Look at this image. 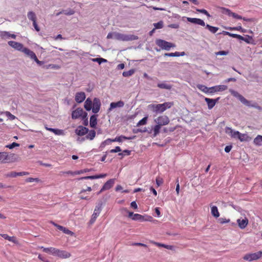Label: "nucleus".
<instances>
[{
	"label": "nucleus",
	"instance_id": "obj_23",
	"mask_svg": "<svg viewBox=\"0 0 262 262\" xmlns=\"http://www.w3.org/2000/svg\"><path fill=\"white\" fill-rule=\"evenodd\" d=\"M85 99V94L84 92H78L76 94L75 101L77 103H81L83 102Z\"/></svg>",
	"mask_w": 262,
	"mask_h": 262
},
{
	"label": "nucleus",
	"instance_id": "obj_9",
	"mask_svg": "<svg viewBox=\"0 0 262 262\" xmlns=\"http://www.w3.org/2000/svg\"><path fill=\"white\" fill-rule=\"evenodd\" d=\"M155 122L160 126L166 125L169 122V119L167 116L163 115L154 120Z\"/></svg>",
	"mask_w": 262,
	"mask_h": 262
},
{
	"label": "nucleus",
	"instance_id": "obj_47",
	"mask_svg": "<svg viewBox=\"0 0 262 262\" xmlns=\"http://www.w3.org/2000/svg\"><path fill=\"white\" fill-rule=\"evenodd\" d=\"M53 133L56 135H64V132L63 130L59 129L54 128Z\"/></svg>",
	"mask_w": 262,
	"mask_h": 262
},
{
	"label": "nucleus",
	"instance_id": "obj_54",
	"mask_svg": "<svg viewBox=\"0 0 262 262\" xmlns=\"http://www.w3.org/2000/svg\"><path fill=\"white\" fill-rule=\"evenodd\" d=\"M150 243H152V244L158 246V247H163L164 248H166V244H164L156 242H154V241H151Z\"/></svg>",
	"mask_w": 262,
	"mask_h": 262
},
{
	"label": "nucleus",
	"instance_id": "obj_21",
	"mask_svg": "<svg viewBox=\"0 0 262 262\" xmlns=\"http://www.w3.org/2000/svg\"><path fill=\"white\" fill-rule=\"evenodd\" d=\"M88 128L82 126H78L75 129V133L78 136H83L86 134L88 133Z\"/></svg>",
	"mask_w": 262,
	"mask_h": 262
},
{
	"label": "nucleus",
	"instance_id": "obj_19",
	"mask_svg": "<svg viewBox=\"0 0 262 262\" xmlns=\"http://www.w3.org/2000/svg\"><path fill=\"white\" fill-rule=\"evenodd\" d=\"M236 222L238 227L241 229H245L248 224V220L246 217H245L244 219H238L237 220Z\"/></svg>",
	"mask_w": 262,
	"mask_h": 262
},
{
	"label": "nucleus",
	"instance_id": "obj_38",
	"mask_svg": "<svg viewBox=\"0 0 262 262\" xmlns=\"http://www.w3.org/2000/svg\"><path fill=\"white\" fill-rule=\"evenodd\" d=\"M205 26L206 28L208 29L212 33H215L219 30V28L217 27H213L209 25H206Z\"/></svg>",
	"mask_w": 262,
	"mask_h": 262
},
{
	"label": "nucleus",
	"instance_id": "obj_7",
	"mask_svg": "<svg viewBox=\"0 0 262 262\" xmlns=\"http://www.w3.org/2000/svg\"><path fill=\"white\" fill-rule=\"evenodd\" d=\"M87 116V113L83 111L82 108H78L73 111L72 113V118L76 119L81 117L83 119Z\"/></svg>",
	"mask_w": 262,
	"mask_h": 262
},
{
	"label": "nucleus",
	"instance_id": "obj_4",
	"mask_svg": "<svg viewBox=\"0 0 262 262\" xmlns=\"http://www.w3.org/2000/svg\"><path fill=\"white\" fill-rule=\"evenodd\" d=\"M156 45L162 50L169 51L171 48H174L176 45L171 42H168L163 39H157L156 40Z\"/></svg>",
	"mask_w": 262,
	"mask_h": 262
},
{
	"label": "nucleus",
	"instance_id": "obj_3",
	"mask_svg": "<svg viewBox=\"0 0 262 262\" xmlns=\"http://www.w3.org/2000/svg\"><path fill=\"white\" fill-rule=\"evenodd\" d=\"M138 39V37L133 34H124L115 32V39L122 41H128Z\"/></svg>",
	"mask_w": 262,
	"mask_h": 262
},
{
	"label": "nucleus",
	"instance_id": "obj_32",
	"mask_svg": "<svg viewBox=\"0 0 262 262\" xmlns=\"http://www.w3.org/2000/svg\"><path fill=\"white\" fill-rule=\"evenodd\" d=\"M196 86L202 92L206 94H210V87L208 88L202 84H198Z\"/></svg>",
	"mask_w": 262,
	"mask_h": 262
},
{
	"label": "nucleus",
	"instance_id": "obj_42",
	"mask_svg": "<svg viewBox=\"0 0 262 262\" xmlns=\"http://www.w3.org/2000/svg\"><path fill=\"white\" fill-rule=\"evenodd\" d=\"M248 138V136L246 134H242L239 133V134L237 137L241 141H247Z\"/></svg>",
	"mask_w": 262,
	"mask_h": 262
},
{
	"label": "nucleus",
	"instance_id": "obj_17",
	"mask_svg": "<svg viewBox=\"0 0 262 262\" xmlns=\"http://www.w3.org/2000/svg\"><path fill=\"white\" fill-rule=\"evenodd\" d=\"M115 180L114 179H112L108 180L100 189V192H102L104 190H108L111 188L115 183Z\"/></svg>",
	"mask_w": 262,
	"mask_h": 262
},
{
	"label": "nucleus",
	"instance_id": "obj_53",
	"mask_svg": "<svg viewBox=\"0 0 262 262\" xmlns=\"http://www.w3.org/2000/svg\"><path fill=\"white\" fill-rule=\"evenodd\" d=\"M229 52L227 51H221L215 53V55H227Z\"/></svg>",
	"mask_w": 262,
	"mask_h": 262
},
{
	"label": "nucleus",
	"instance_id": "obj_14",
	"mask_svg": "<svg viewBox=\"0 0 262 262\" xmlns=\"http://www.w3.org/2000/svg\"><path fill=\"white\" fill-rule=\"evenodd\" d=\"M227 89V86L225 85H219L210 87V94L223 91Z\"/></svg>",
	"mask_w": 262,
	"mask_h": 262
},
{
	"label": "nucleus",
	"instance_id": "obj_63",
	"mask_svg": "<svg viewBox=\"0 0 262 262\" xmlns=\"http://www.w3.org/2000/svg\"><path fill=\"white\" fill-rule=\"evenodd\" d=\"M219 222L221 224L227 223L230 222V220H229V219L227 220V219H224V218H220L219 219Z\"/></svg>",
	"mask_w": 262,
	"mask_h": 262
},
{
	"label": "nucleus",
	"instance_id": "obj_59",
	"mask_svg": "<svg viewBox=\"0 0 262 262\" xmlns=\"http://www.w3.org/2000/svg\"><path fill=\"white\" fill-rule=\"evenodd\" d=\"M185 53L184 52H176L173 53L174 57H179V56H183L185 55Z\"/></svg>",
	"mask_w": 262,
	"mask_h": 262
},
{
	"label": "nucleus",
	"instance_id": "obj_62",
	"mask_svg": "<svg viewBox=\"0 0 262 262\" xmlns=\"http://www.w3.org/2000/svg\"><path fill=\"white\" fill-rule=\"evenodd\" d=\"M89 171H90V169H84L83 170L76 171V173H77V174H82L84 172H88Z\"/></svg>",
	"mask_w": 262,
	"mask_h": 262
},
{
	"label": "nucleus",
	"instance_id": "obj_8",
	"mask_svg": "<svg viewBox=\"0 0 262 262\" xmlns=\"http://www.w3.org/2000/svg\"><path fill=\"white\" fill-rule=\"evenodd\" d=\"M54 256L60 258H67L71 256V254L67 251L55 248Z\"/></svg>",
	"mask_w": 262,
	"mask_h": 262
},
{
	"label": "nucleus",
	"instance_id": "obj_5",
	"mask_svg": "<svg viewBox=\"0 0 262 262\" xmlns=\"http://www.w3.org/2000/svg\"><path fill=\"white\" fill-rule=\"evenodd\" d=\"M229 92L231 93V94L234 96L235 97L238 98L239 100L244 104H245L246 106H251L253 107H256L255 105L254 104L251 105L250 102L248 100H247L246 98H245L242 95L239 94L237 92L233 90L232 89H230L229 90Z\"/></svg>",
	"mask_w": 262,
	"mask_h": 262
},
{
	"label": "nucleus",
	"instance_id": "obj_15",
	"mask_svg": "<svg viewBox=\"0 0 262 262\" xmlns=\"http://www.w3.org/2000/svg\"><path fill=\"white\" fill-rule=\"evenodd\" d=\"M0 37L3 39H7L10 38L15 39L16 36L14 34H11L10 32L3 31H0Z\"/></svg>",
	"mask_w": 262,
	"mask_h": 262
},
{
	"label": "nucleus",
	"instance_id": "obj_48",
	"mask_svg": "<svg viewBox=\"0 0 262 262\" xmlns=\"http://www.w3.org/2000/svg\"><path fill=\"white\" fill-rule=\"evenodd\" d=\"M147 117H145L143 119H142L141 120H140L138 123H137V126H141L145 125L147 122Z\"/></svg>",
	"mask_w": 262,
	"mask_h": 262
},
{
	"label": "nucleus",
	"instance_id": "obj_37",
	"mask_svg": "<svg viewBox=\"0 0 262 262\" xmlns=\"http://www.w3.org/2000/svg\"><path fill=\"white\" fill-rule=\"evenodd\" d=\"M27 16H28V18H29V19L31 20L33 22L36 21V15H35V13L33 12V11H29L28 13Z\"/></svg>",
	"mask_w": 262,
	"mask_h": 262
},
{
	"label": "nucleus",
	"instance_id": "obj_64",
	"mask_svg": "<svg viewBox=\"0 0 262 262\" xmlns=\"http://www.w3.org/2000/svg\"><path fill=\"white\" fill-rule=\"evenodd\" d=\"M124 154H126L127 155H129L130 154V151L128 150H124L122 152H120L119 154V156H123Z\"/></svg>",
	"mask_w": 262,
	"mask_h": 262
},
{
	"label": "nucleus",
	"instance_id": "obj_36",
	"mask_svg": "<svg viewBox=\"0 0 262 262\" xmlns=\"http://www.w3.org/2000/svg\"><path fill=\"white\" fill-rule=\"evenodd\" d=\"M96 136V132L94 130H91L88 134L86 136L85 138L87 139L92 140L94 139Z\"/></svg>",
	"mask_w": 262,
	"mask_h": 262
},
{
	"label": "nucleus",
	"instance_id": "obj_12",
	"mask_svg": "<svg viewBox=\"0 0 262 262\" xmlns=\"http://www.w3.org/2000/svg\"><path fill=\"white\" fill-rule=\"evenodd\" d=\"M8 44L12 48L20 52L22 51L24 48V45L22 43L14 41H9L8 42Z\"/></svg>",
	"mask_w": 262,
	"mask_h": 262
},
{
	"label": "nucleus",
	"instance_id": "obj_45",
	"mask_svg": "<svg viewBox=\"0 0 262 262\" xmlns=\"http://www.w3.org/2000/svg\"><path fill=\"white\" fill-rule=\"evenodd\" d=\"M92 60L94 62H97L99 64H101L102 62H106L107 61L106 59H105L102 58H96L92 59Z\"/></svg>",
	"mask_w": 262,
	"mask_h": 262
},
{
	"label": "nucleus",
	"instance_id": "obj_29",
	"mask_svg": "<svg viewBox=\"0 0 262 262\" xmlns=\"http://www.w3.org/2000/svg\"><path fill=\"white\" fill-rule=\"evenodd\" d=\"M38 248L42 249L43 251L46 253L50 254L53 256L54 255V252H55V248H54V247H49V248H45L42 246H40V247H38Z\"/></svg>",
	"mask_w": 262,
	"mask_h": 262
},
{
	"label": "nucleus",
	"instance_id": "obj_16",
	"mask_svg": "<svg viewBox=\"0 0 262 262\" xmlns=\"http://www.w3.org/2000/svg\"><path fill=\"white\" fill-rule=\"evenodd\" d=\"M225 133L230 136L232 138H237L239 134V132L238 131L233 130L229 127H226L225 128Z\"/></svg>",
	"mask_w": 262,
	"mask_h": 262
},
{
	"label": "nucleus",
	"instance_id": "obj_24",
	"mask_svg": "<svg viewBox=\"0 0 262 262\" xmlns=\"http://www.w3.org/2000/svg\"><path fill=\"white\" fill-rule=\"evenodd\" d=\"M21 52L24 53L26 55L30 57L32 60L36 56L32 51L26 47L24 48V49L22 50Z\"/></svg>",
	"mask_w": 262,
	"mask_h": 262
},
{
	"label": "nucleus",
	"instance_id": "obj_1",
	"mask_svg": "<svg viewBox=\"0 0 262 262\" xmlns=\"http://www.w3.org/2000/svg\"><path fill=\"white\" fill-rule=\"evenodd\" d=\"M173 105L172 102H167L162 104H151L148 105V108L156 113H162Z\"/></svg>",
	"mask_w": 262,
	"mask_h": 262
},
{
	"label": "nucleus",
	"instance_id": "obj_11",
	"mask_svg": "<svg viewBox=\"0 0 262 262\" xmlns=\"http://www.w3.org/2000/svg\"><path fill=\"white\" fill-rule=\"evenodd\" d=\"M132 220L135 221L151 222L152 220V217L150 216H143L140 214L135 213V214H134L133 217H132Z\"/></svg>",
	"mask_w": 262,
	"mask_h": 262
},
{
	"label": "nucleus",
	"instance_id": "obj_55",
	"mask_svg": "<svg viewBox=\"0 0 262 262\" xmlns=\"http://www.w3.org/2000/svg\"><path fill=\"white\" fill-rule=\"evenodd\" d=\"M26 181L30 183L33 182H38L39 180L38 178H28L26 180Z\"/></svg>",
	"mask_w": 262,
	"mask_h": 262
},
{
	"label": "nucleus",
	"instance_id": "obj_27",
	"mask_svg": "<svg viewBox=\"0 0 262 262\" xmlns=\"http://www.w3.org/2000/svg\"><path fill=\"white\" fill-rule=\"evenodd\" d=\"M135 136L127 137L124 136H120L119 137H116L115 139H113V141L114 142H121L123 140H132L135 139Z\"/></svg>",
	"mask_w": 262,
	"mask_h": 262
},
{
	"label": "nucleus",
	"instance_id": "obj_20",
	"mask_svg": "<svg viewBox=\"0 0 262 262\" xmlns=\"http://www.w3.org/2000/svg\"><path fill=\"white\" fill-rule=\"evenodd\" d=\"M183 18H186L187 20L189 22H190L191 23L199 25L202 26H205V22L201 19L196 18L185 17H184Z\"/></svg>",
	"mask_w": 262,
	"mask_h": 262
},
{
	"label": "nucleus",
	"instance_id": "obj_26",
	"mask_svg": "<svg viewBox=\"0 0 262 262\" xmlns=\"http://www.w3.org/2000/svg\"><path fill=\"white\" fill-rule=\"evenodd\" d=\"M106 176V174H101L99 175H95V176H86L84 177H81L79 178L78 180H87V179H99V178H103Z\"/></svg>",
	"mask_w": 262,
	"mask_h": 262
},
{
	"label": "nucleus",
	"instance_id": "obj_2",
	"mask_svg": "<svg viewBox=\"0 0 262 262\" xmlns=\"http://www.w3.org/2000/svg\"><path fill=\"white\" fill-rule=\"evenodd\" d=\"M0 161L3 163L16 162L19 161V157L14 154L0 152Z\"/></svg>",
	"mask_w": 262,
	"mask_h": 262
},
{
	"label": "nucleus",
	"instance_id": "obj_57",
	"mask_svg": "<svg viewBox=\"0 0 262 262\" xmlns=\"http://www.w3.org/2000/svg\"><path fill=\"white\" fill-rule=\"evenodd\" d=\"M75 11L73 10L70 9L69 10L64 11L63 13L67 15H71L74 14Z\"/></svg>",
	"mask_w": 262,
	"mask_h": 262
},
{
	"label": "nucleus",
	"instance_id": "obj_31",
	"mask_svg": "<svg viewBox=\"0 0 262 262\" xmlns=\"http://www.w3.org/2000/svg\"><path fill=\"white\" fill-rule=\"evenodd\" d=\"M90 124L91 127L93 128H95L97 124V118L96 115H93L90 117Z\"/></svg>",
	"mask_w": 262,
	"mask_h": 262
},
{
	"label": "nucleus",
	"instance_id": "obj_43",
	"mask_svg": "<svg viewBox=\"0 0 262 262\" xmlns=\"http://www.w3.org/2000/svg\"><path fill=\"white\" fill-rule=\"evenodd\" d=\"M17 172L11 171L5 174L6 178H15L17 177Z\"/></svg>",
	"mask_w": 262,
	"mask_h": 262
},
{
	"label": "nucleus",
	"instance_id": "obj_41",
	"mask_svg": "<svg viewBox=\"0 0 262 262\" xmlns=\"http://www.w3.org/2000/svg\"><path fill=\"white\" fill-rule=\"evenodd\" d=\"M4 114L7 116L10 120H13L16 119V117L12 115L10 112L8 111L5 112Z\"/></svg>",
	"mask_w": 262,
	"mask_h": 262
},
{
	"label": "nucleus",
	"instance_id": "obj_51",
	"mask_svg": "<svg viewBox=\"0 0 262 262\" xmlns=\"http://www.w3.org/2000/svg\"><path fill=\"white\" fill-rule=\"evenodd\" d=\"M19 146V144H18V143H16V142H13L11 144L7 145L6 146V147L8 148L9 149H12V148H13L15 147H17V146Z\"/></svg>",
	"mask_w": 262,
	"mask_h": 262
},
{
	"label": "nucleus",
	"instance_id": "obj_46",
	"mask_svg": "<svg viewBox=\"0 0 262 262\" xmlns=\"http://www.w3.org/2000/svg\"><path fill=\"white\" fill-rule=\"evenodd\" d=\"M154 26L155 28L156 29H161L163 27V22L162 21H160L157 23H154Z\"/></svg>",
	"mask_w": 262,
	"mask_h": 262
},
{
	"label": "nucleus",
	"instance_id": "obj_34",
	"mask_svg": "<svg viewBox=\"0 0 262 262\" xmlns=\"http://www.w3.org/2000/svg\"><path fill=\"white\" fill-rule=\"evenodd\" d=\"M253 143L255 145L257 146H261L262 145V136H257L253 140Z\"/></svg>",
	"mask_w": 262,
	"mask_h": 262
},
{
	"label": "nucleus",
	"instance_id": "obj_13",
	"mask_svg": "<svg viewBox=\"0 0 262 262\" xmlns=\"http://www.w3.org/2000/svg\"><path fill=\"white\" fill-rule=\"evenodd\" d=\"M101 102L99 99L95 98L93 101L92 105V112L93 113L96 114L97 113L100 108Z\"/></svg>",
	"mask_w": 262,
	"mask_h": 262
},
{
	"label": "nucleus",
	"instance_id": "obj_44",
	"mask_svg": "<svg viewBox=\"0 0 262 262\" xmlns=\"http://www.w3.org/2000/svg\"><path fill=\"white\" fill-rule=\"evenodd\" d=\"M161 126L158 124H156L154 127V136H156L160 132Z\"/></svg>",
	"mask_w": 262,
	"mask_h": 262
},
{
	"label": "nucleus",
	"instance_id": "obj_50",
	"mask_svg": "<svg viewBox=\"0 0 262 262\" xmlns=\"http://www.w3.org/2000/svg\"><path fill=\"white\" fill-rule=\"evenodd\" d=\"M230 30H237V31H241L242 32H245L246 30L242 28L241 26H237L236 27L233 28H230L229 29Z\"/></svg>",
	"mask_w": 262,
	"mask_h": 262
},
{
	"label": "nucleus",
	"instance_id": "obj_18",
	"mask_svg": "<svg viewBox=\"0 0 262 262\" xmlns=\"http://www.w3.org/2000/svg\"><path fill=\"white\" fill-rule=\"evenodd\" d=\"M220 98H217L216 99H213L208 98H205V101L206 102L208 108L209 110L212 109L215 105L216 102L219 100Z\"/></svg>",
	"mask_w": 262,
	"mask_h": 262
},
{
	"label": "nucleus",
	"instance_id": "obj_40",
	"mask_svg": "<svg viewBox=\"0 0 262 262\" xmlns=\"http://www.w3.org/2000/svg\"><path fill=\"white\" fill-rule=\"evenodd\" d=\"M221 9L222 10V12L223 13L232 17V14H233L234 12H231V10L225 8H221Z\"/></svg>",
	"mask_w": 262,
	"mask_h": 262
},
{
	"label": "nucleus",
	"instance_id": "obj_60",
	"mask_svg": "<svg viewBox=\"0 0 262 262\" xmlns=\"http://www.w3.org/2000/svg\"><path fill=\"white\" fill-rule=\"evenodd\" d=\"M115 32L109 33L107 35V38L115 39Z\"/></svg>",
	"mask_w": 262,
	"mask_h": 262
},
{
	"label": "nucleus",
	"instance_id": "obj_22",
	"mask_svg": "<svg viewBox=\"0 0 262 262\" xmlns=\"http://www.w3.org/2000/svg\"><path fill=\"white\" fill-rule=\"evenodd\" d=\"M124 105V103L122 101H119L117 102H112L110 104L109 108L108 109V112H111L113 109L117 107H122Z\"/></svg>",
	"mask_w": 262,
	"mask_h": 262
},
{
	"label": "nucleus",
	"instance_id": "obj_61",
	"mask_svg": "<svg viewBox=\"0 0 262 262\" xmlns=\"http://www.w3.org/2000/svg\"><path fill=\"white\" fill-rule=\"evenodd\" d=\"M176 192H177V194L179 195V192H180V184H179V180L178 179H177V185H176Z\"/></svg>",
	"mask_w": 262,
	"mask_h": 262
},
{
	"label": "nucleus",
	"instance_id": "obj_25",
	"mask_svg": "<svg viewBox=\"0 0 262 262\" xmlns=\"http://www.w3.org/2000/svg\"><path fill=\"white\" fill-rule=\"evenodd\" d=\"M51 223L54 226L56 227L59 230L63 231L64 233H66V234H70V235H73V233L72 231H71L69 229L66 228L65 227H63L62 226L57 225V224H56V223H54L53 222H51Z\"/></svg>",
	"mask_w": 262,
	"mask_h": 262
},
{
	"label": "nucleus",
	"instance_id": "obj_56",
	"mask_svg": "<svg viewBox=\"0 0 262 262\" xmlns=\"http://www.w3.org/2000/svg\"><path fill=\"white\" fill-rule=\"evenodd\" d=\"M156 181V184L158 186H160L163 183V179L159 177L157 178Z\"/></svg>",
	"mask_w": 262,
	"mask_h": 262
},
{
	"label": "nucleus",
	"instance_id": "obj_39",
	"mask_svg": "<svg viewBox=\"0 0 262 262\" xmlns=\"http://www.w3.org/2000/svg\"><path fill=\"white\" fill-rule=\"evenodd\" d=\"M135 72L134 69H131L128 71H124L123 72V76L124 77H129L133 75Z\"/></svg>",
	"mask_w": 262,
	"mask_h": 262
},
{
	"label": "nucleus",
	"instance_id": "obj_10",
	"mask_svg": "<svg viewBox=\"0 0 262 262\" xmlns=\"http://www.w3.org/2000/svg\"><path fill=\"white\" fill-rule=\"evenodd\" d=\"M102 210V204H98L97 205L94 209V212L92 214V218L90 220V222L91 224L94 223L97 217L99 215L101 211Z\"/></svg>",
	"mask_w": 262,
	"mask_h": 262
},
{
	"label": "nucleus",
	"instance_id": "obj_30",
	"mask_svg": "<svg viewBox=\"0 0 262 262\" xmlns=\"http://www.w3.org/2000/svg\"><path fill=\"white\" fill-rule=\"evenodd\" d=\"M158 86L160 89L168 90H170L172 88V85L165 81L161 83H159L158 84Z\"/></svg>",
	"mask_w": 262,
	"mask_h": 262
},
{
	"label": "nucleus",
	"instance_id": "obj_6",
	"mask_svg": "<svg viewBox=\"0 0 262 262\" xmlns=\"http://www.w3.org/2000/svg\"><path fill=\"white\" fill-rule=\"evenodd\" d=\"M262 257V251H259L255 253H249L245 254L243 259L245 260L252 261L257 260Z\"/></svg>",
	"mask_w": 262,
	"mask_h": 262
},
{
	"label": "nucleus",
	"instance_id": "obj_33",
	"mask_svg": "<svg viewBox=\"0 0 262 262\" xmlns=\"http://www.w3.org/2000/svg\"><path fill=\"white\" fill-rule=\"evenodd\" d=\"M211 207V213L215 217L217 218L220 216V213L218 209L215 206H210Z\"/></svg>",
	"mask_w": 262,
	"mask_h": 262
},
{
	"label": "nucleus",
	"instance_id": "obj_52",
	"mask_svg": "<svg viewBox=\"0 0 262 262\" xmlns=\"http://www.w3.org/2000/svg\"><path fill=\"white\" fill-rule=\"evenodd\" d=\"M196 10L199 12H200V13L205 14L208 17H210V15L209 14V13L207 12V11L205 9H196Z\"/></svg>",
	"mask_w": 262,
	"mask_h": 262
},
{
	"label": "nucleus",
	"instance_id": "obj_58",
	"mask_svg": "<svg viewBox=\"0 0 262 262\" xmlns=\"http://www.w3.org/2000/svg\"><path fill=\"white\" fill-rule=\"evenodd\" d=\"M121 151V149L119 146H116L114 149H112L110 150V152L115 153L120 152Z\"/></svg>",
	"mask_w": 262,
	"mask_h": 262
},
{
	"label": "nucleus",
	"instance_id": "obj_49",
	"mask_svg": "<svg viewBox=\"0 0 262 262\" xmlns=\"http://www.w3.org/2000/svg\"><path fill=\"white\" fill-rule=\"evenodd\" d=\"M232 17L233 18H236V19H243L244 20H246V21H249L250 20L249 19H246L245 18H243L242 17V16L241 15H239L238 14H237L236 13H233V14H232Z\"/></svg>",
	"mask_w": 262,
	"mask_h": 262
},
{
	"label": "nucleus",
	"instance_id": "obj_28",
	"mask_svg": "<svg viewBox=\"0 0 262 262\" xmlns=\"http://www.w3.org/2000/svg\"><path fill=\"white\" fill-rule=\"evenodd\" d=\"M92 105L93 101H92L91 99L90 98H87L84 102V106L85 109L88 111H90L91 110H92Z\"/></svg>",
	"mask_w": 262,
	"mask_h": 262
},
{
	"label": "nucleus",
	"instance_id": "obj_35",
	"mask_svg": "<svg viewBox=\"0 0 262 262\" xmlns=\"http://www.w3.org/2000/svg\"><path fill=\"white\" fill-rule=\"evenodd\" d=\"M0 235L4 238L7 239L9 241L12 242L13 243L16 242V238L13 236H9L7 234H0Z\"/></svg>",
	"mask_w": 262,
	"mask_h": 262
}]
</instances>
